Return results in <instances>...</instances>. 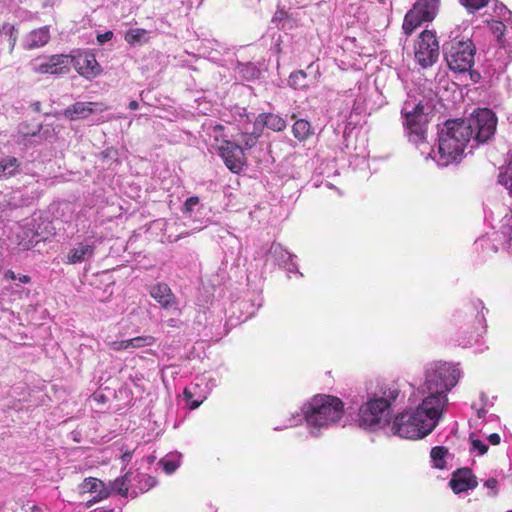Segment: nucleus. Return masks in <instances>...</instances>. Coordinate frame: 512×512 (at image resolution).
I'll list each match as a JSON object with an SVG mask.
<instances>
[{"label": "nucleus", "mask_w": 512, "mask_h": 512, "mask_svg": "<svg viewBox=\"0 0 512 512\" xmlns=\"http://www.w3.org/2000/svg\"><path fill=\"white\" fill-rule=\"evenodd\" d=\"M94 512H115L114 509H110V508H99V509H96Z\"/></svg>", "instance_id": "49"}, {"label": "nucleus", "mask_w": 512, "mask_h": 512, "mask_svg": "<svg viewBox=\"0 0 512 512\" xmlns=\"http://www.w3.org/2000/svg\"><path fill=\"white\" fill-rule=\"evenodd\" d=\"M20 170V161L14 156L0 158V180L15 176Z\"/></svg>", "instance_id": "22"}, {"label": "nucleus", "mask_w": 512, "mask_h": 512, "mask_svg": "<svg viewBox=\"0 0 512 512\" xmlns=\"http://www.w3.org/2000/svg\"><path fill=\"white\" fill-rule=\"evenodd\" d=\"M31 512H44V511L41 508L34 506V507H32Z\"/></svg>", "instance_id": "51"}, {"label": "nucleus", "mask_w": 512, "mask_h": 512, "mask_svg": "<svg viewBox=\"0 0 512 512\" xmlns=\"http://www.w3.org/2000/svg\"><path fill=\"white\" fill-rule=\"evenodd\" d=\"M468 126V137L476 143H485L490 140L496 131L497 118L492 110L478 108L469 117L459 120Z\"/></svg>", "instance_id": "6"}, {"label": "nucleus", "mask_w": 512, "mask_h": 512, "mask_svg": "<svg viewBox=\"0 0 512 512\" xmlns=\"http://www.w3.org/2000/svg\"><path fill=\"white\" fill-rule=\"evenodd\" d=\"M30 135H31V136H35V135H36V132H32Z\"/></svg>", "instance_id": "55"}, {"label": "nucleus", "mask_w": 512, "mask_h": 512, "mask_svg": "<svg viewBox=\"0 0 512 512\" xmlns=\"http://www.w3.org/2000/svg\"><path fill=\"white\" fill-rule=\"evenodd\" d=\"M471 452H476L478 455H484L488 451V446L479 439L470 437Z\"/></svg>", "instance_id": "38"}, {"label": "nucleus", "mask_w": 512, "mask_h": 512, "mask_svg": "<svg viewBox=\"0 0 512 512\" xmlns=\"http://www.w3.org/2000/svg\"><path fill=\"white\" fill-rule=\"evenodd\" d=\"M475 46L469 38L451 39L444 47V55L450 70L455 73L469 72L474 64Z\"/></svg>", "instance_id": "5"}, {"label": "nucleus", "mask_w": 512, "mask_h": 512, "mask_svg": "<svg viewBox=\"0 0 512 512\" xmlns=\"http://www.w3.org/2000/svg\"><path fill=\"white\" fill-rule=\"evenodd\" d=\"M134 344L136 349H143L153 346L156 343V338L152 335H142L134 337Z\"/></svg>", "instance_id": "36"}, {"label": "nucleus", "mask_w": 512, "mask_h": 512, "mask_svg": "<svg viewBox=\"0 0 512 512\" xmlns=\"http://www.w3.org/2000/svg\"><path fill=\"white\" fill-rule=\"evenodd\" d=\"M182 463V454L180 452L174 451L165 455L159 462V465L162 467L163 471L171 475L173 474Z\"/></svg>", "instance_id": "23"}, {"label": "nucleus", "mask_w": 512, "mask_h": 512, "mask_svg": "<svg viewBox=\"0 0 512 512\" xmlns=\"http://www.w3.org/2000/svg\"><path fill=\"white\" fill-rule=\"evenodd\" d=\"M198 205H199V198L196 196L190 197L184 203L183 212L186 214H192L195 207H197Z\"/></svg>", "instance_id": "40"}, {"label": "nucleus", "mask_w": 512, "mask_h": 512, "mask_svg": "<svg viewBox=\"0 0 512 512\" xmlns=\"http://www.w3.org/2000/svg\"><path fill=\"white\" fill-rule=\"evenodd\" d=\"M155 460V457H149V461Z\"/></svg>", "instance_id": "54"}, {"label": "nucleus", "mask_w": 512, "mask_h": 512, "mask_svg": "<svg viewBox=\"0 0 512 512\" xmlns=\"http://www.w3.org/2000/svg\"><path fill=\"white\" fill-rule=\"evenodd\" d=\"M488 440L492 445H498L501 441V438L499 434L492 433L489 435Z\"/></svg>", "instance_id": "45"}, {"label": "nucleus", "mask_w": 512, "mask_h": 512, "mask_svg": "<svg viewBox=\"0 0 512 512\" xmlns=\"http://www.w3.org/2000/svg\"><path fill=\"white\" fill-rule=\"evenodd\" d=\"M417 394H418V395H420V394L418 393V390L416 391V393H414V396H417Z\"/></svg>", "instance_id": "56"}, {"label": "nucleus", "mask_w": 512, "mask_h": 512, "mask_svg": "<svg viewBox=\"0 0 512 512\" xmlns=\"http://www.w3.org/2000/svg\"><path fill=\"white\" fill-rule=\"evenodd\" d=\"M259 136L260 134L256 133L255 131L252 133H242L238 139V142L240 143V146L243 148V150L251 149L256 145Z\"/></svg>", "instance_id": "33"}, {"label": "nucleus", "mask_w": 512, "mask_h": 512, "mask_svg": "<svg viewBox=\"0 0 512 512\" xmlns=\"http://www.w3.org/2000/svg\"><path fill=\"white\" fill-rule=\"evenodd\" d=\"M71 64V57L67 54H55L36 57L30 61L29 67L38 74L60 75L68 73Z\"/></svg>", "instance_id": "10"}, {"label": "nucleus", "mask_w": 512, "mask_h": 512, "mask_svg": "<svg viewBox=\"0 0 512 512\" xmlns=\"http://www.w3.org/2000/svg\"><path fill=\"white\" fill-rule=\"evenodd\" d=\"M131 458H132V452H130V451H126L122 455V461L123 462H128V461L131 460Z\"/></svg>", "instance_id": "47"}, {"label": "nucleus", "mask_w": 512, "mask_h": 512, "mask_svg": "<svg viewBox=\"0 0 512 512\" xmlns=\"http://www.w3.org/2000/svg\"><path fill=\"white\" fill-rule=\"evenodd\" d=\"M50 32L47 26L31 31L25 39V46L28 49L39 48L48 43Z\"/></svg>", "instance_id": "19"}, {"label": "nucleus", "mask_w": 512, "mask_h": 512, "mask_svg": "<svg viewBox=\"0 0 512 512\" xmlns=\"http://www.w3.org/2000/svg\"><path fill=\"white\" fill-rule=\"evenodd\" d=\"M490 29L495 37L501 42L504 32L506 30V26L501 21H493L490 24Z\"/></svg>", "instance_id": "39"}, {"label": "nucleus", "mask_w": 512, "mask_h": 512, "mask_svg": "<svg viewBox=\"0 0 512 512\" xmlns=\"http://www.w3.org/2000/svg\"><path fill=\"white\" fill-rule=\"evenodd\" d=\"M432 110L431 99L409 93L401 114L410 142L420 149L421 154L427 153L426 158L431 157L438 166L446 167L461 160L467 144L471 141L468 137L469 127L458 119L447 121L439 132L437 151L427 152L426 132Z\"/></svg>", "instance_id": "2"}, {"label": "nucleus", "mask_w": 512, "mask_h": 512, "mask_svg": "<svg viewBox=\"0 0 512 512\" xmlns=\"http://www.w3.org/2000/svg\"><path fill=\"white\" fill-rule=\"evenodd\" d=\"M283 267L286 269L287 273L290 275L291 273H295L299 275V277H302V274L298 271V267L296 263L291 259L286 264L283 265Z\"/></svg>", "instance_id": "43"}, {"label": "nucleus", "mask_w": 512, "mask_h": 512, "mask_svg": "<svg viewBox=\"0 0 512 512\" xmlns=\"http://www.w3.org/2000/svg\"><path fill=\"white\" fill-rule=\"evenodd\" d=\"M461 378L458 365L435 361L426 365L418 387L421 401L398 414L391 426L394 435L417 440L429 435L439 424L448 404V393Z\"/></svg>", "instance_id": "1"}, {"label": "nucleus", "mask_w": 512, "mask_h": 512, "mask_svg": "<svg viewBox=\"0 0 512 512\" xmlns=\"http://www.w3.org/2000/svg\"><path fill=\"white\" fill-rule=\"evenodd\" d=\"M507 512H512V510H509V511H507Z\"/></svg>", "instance_id": "57"}, {"label": "nucleus", "mask_w": 512, "mask_h": 512, "mask_svg": "<svg viewBox=\"0 0 512 512\" xmlns=\"http://www.w3.org/2000/svg\"><path fill=\"white\" fill-rule=\"evenodd\" d=\"M448 456V449L443 446H436L431 449L430 457L433 467L437 469H444L446 467V458Z\"/></svg>", "instance_id": "27"}, {"label": "nucleus", "mask_w": 512, "mask_h": 512, "mask_svg": "<svg viewBox=\"0 0 512 512\" xmlns=\"http://www.w3.org/2000/svg\"><path fill=\"white\" fill-rule=\"evenodd\" d=\"M150 296L158 302L163 309L173 308L175 297L167 284L159 283L151 287Z\"/></svg>", "instance_id": "16"}, {"label": "nucleus", "mask_w": 512, "mask_h": 512, "mask_svg": "<svg viewBox=\"0 0 512 512\" xmlns=\"http://www.w3.org/2000/svg\"><path fill=\"white\" fill-rule=\"evenodd\" d=\"M80 491L81 493L95 494L93 497L94 501L102 500L110 495V489L105 485V483L93 477L86 478L82 482L80 485Z\"/></svg>", "instance_id": "17"}, {"label": "nucleus", "mask_w": 512, "mask_h": 512, "mask_svg": "<svg viewBox=\"0 0 512 512\" xmlns=\"http://www.w3.org/2000/svg\"><path fill=\"white\" fill-rule=\"evenodd\" d=\"M304 421V417L302 412L291 413L290 416L285 420V423L282 426H275L274 430H282L288 427H294L302 423Z\"/></svg>", "instance_id": "34"}, {"label": "nucleus", "mask_w": 512, "mask_h": 512, "mask_svg": "<svg viewBox=\"0 0 512 512\" xmlns=\"http://www.w3.org/2000/svg\"><path fill=\"white\" fill-rule=\"evenodd\" d=\"M449 486L455 494H459L476 488L477 481L470 469H460L453 473Z\"/></svg>", "instance_id": "15"}, {"label": "nucleus", "mask_w": 512, "mask_h": 512, "mask_svg": "<svg viewBox=\"0 0 512 512\" xmlns=\"http://www.w3.org/2000/svg\"><path fill=\"white\" fill-rule=\"evenodd\" d=\"M107 346L110 350L112 351H116V352H119V351H127L126 349V345H125V340H114V341H109L107 343Z\"/></svg>", "instance_id": "41"}, {"label": "nucleus", "mask_w": 512, "mask_h": 512, "mask_svg": "<svg viewBox=\"0 0 512 512\" xmlns=\"http://www.w3.org/2000/svg\"><path fill=\"white\" fill-rule=\"evenodd\" d=\"M204 128L209 134L210 137H213L216 142H220L222 144L224 138V126L221 124L214 123L213 121H209L204 124Z\"/></svg>", "instance_id": "30"}, {"label": "nucleus", "mask_w": 512, "mask_h": 512, "mask_svg": "<svg viewBox=\"0 0 512 512\" xmlns=\"http://www.w3.org/2000/svg\"><path fill=\"white\" fill-rule=\"evenodd\" d=\"M484 486L491 490L490 495L495 496L497 494L498 481L495 478H489L484 482Z\"/></svg>", "instance_id": "42"}, {"label": "nucleus", "mask_w": 512, "mask_h": 512, "mask_svg": "<svg viewBox=\"0 0 512 512\" xmlns=\"http://www.w3.org/2000/svg\"><path fill=\"white\" fill-rule=\"evenodd\" d=\"M97 104L77 102L65 110V116L71 120L85 118L96 110Z\"/></svg>", "instance_id": "20"}, {"label": "nucleus", "mask_w": 512, "mask_h": 512, "mask_svg": "<svg viewBox=\"0 0 512 512\" xmlns=\"http://www.w3.org/2000/svg\"><path fill=\"white\" fill-rule=\"evenodd\" d=\"M395 385H383L373 393L368 394L358 412L359 425L367 430L376 431L384 428L391 418V404L399 396Z\"/></svg>", "instance_id": "4"}, {"label": "nucleus", "mask_w": 512, "mask_h": 512, "mask_svg": "<svg viewBox=\"0 0 512 512\" xmlns=\"http://www.w3.org/2000/svg\"><path fill=\"white\" fill-rule=\"evenodd\" d=\"M20 133H23L24 137L28 136V133H24L23 130H20Z\"/></svg>", "instance_id": "53"}, {"label": "nucleus", "mask_w": 512, "mask_h": 512, "mask_svg": "<svg viewBox=\"0 0 512 512\" xmlns=\"http://www.w3.org/2000/svg\"><path fill=\"white\" fill-rule=\"evenodd\" d=\"M113 37V33L111 31H107L105 33H102V34H98L97 35V41L100 43V44H103L109 40H111Z\"/></svg>", "instance_id": "44"}, {"label": "nucleus", "mask_w": 512, "mask_h": 512, "mask_svg": "<svg viewBox=\"0 0 512 512\" xmlns=\"http://www.w3.org/2000/svg\"><path fill=\"white\" fill-rule=\"evenodd\" d=\"M169 325H170V326H175V321H174V320H170V321H169Z\"/></svg>", "instance_id": "52"}, {"label": "nucleus", "mask_w": 512, "mask_h": 512, "mask_svg": "<svg viewBox=\"0 0 512 512\" xmlns=\"http://www.w3.org/2000/svg\"><path fill=\"white\" fill-rule=\"evenodd\" d=\"M301 411L309 436L319 438L341 421L344 403L336 396L318 394L303 403Z\"/></svg>", "instance_id": "3"}, {"label": "nucleus", "mask_w": 512, "mask_h": 512, "mask_svg": "<svg viewBox=\"0 0 512 512\" xmlns=\"http://www.w3.org/2000/svg\"><path fill=\"white\" fill-rule=\"evenodd\" d=\"M67 55L71 57V65L84 78L93 79L101 74L102 68L97 62L95 54L90 50L76 49Z\"/></svg>", "instance_id": "12"}, {"label": "nucleus", "mask_w": 512, "mask_h": 512, "mask_svg": "<svg viewBox=\"0 0 512 512\" xmlns=\"http://www.w3.org/2000/svg\"><path fill=\"white\" fill-rule=\"evenodd\" d=\"M476 249H480L485 253V256H490L497 252L498 248L492 239L482 237L475 242Z\"/></svg>", "instance_id": "31"}, {"label": "nucleus", "mask_w": 512, "mask_h": 512, "mask_svg": "<svg viewBox=\"0 0 512 512\" xmlns=\"http://www.w3.org/2000/svg\"><path fill=\"white\" fill-rule=\"evenodd\" d=\"M132 483L130 486L131 496L136 497L140 493H144L155 486L154 477L142 473H132Z\"/></svg>", "instance_id": "18"}, {"label": "nucleus", "mask_w": 512, "mask_h": 512, "mask_svg": "<svg viewBox=\"0 0 512 512\" xmlns=\"http://www.w3.org/2000/svg\"><path fill=\"white\" fill-rule=\"evenodd\" d=\"M306 73L302 70L291 73L289 77V85L295 89L305 86Z\"/></svg>", "instance_id": "35"}, {"label": "nucleus", "mask_w": 512, "mask_h": 512, "mask_svg": "<svg viewBox=\"0 0 512 512\" xmlns=\"http://www.w3.org/2000/svg\"><path fill=\"white\" fill-rule=\"evenodd\" d=\"M218 152L230 171L239 173L243 169L246 158L243 148L239 144L223 140L222 144L218 145Z\"/></svg>", "instance_id": "13"}, {"label": "nucleus", "mask_w": 512, "mask_h": 512, "mask_svg": "<svg viewBox=\"0 0 512 512\" xmlns=\"http://www.w3.org/2000/svg\"><path fill=\"white\" fill-rule=\"evenodd\" d=\"M439 57V43L435 32L423 31L414 46L415 61L422 67L428 68L436 63Z\"/></svg>", "instance_id": "8"}, {"label": "nucleus", "mask_w": 512, "mask_h": 512, "mask_svg": "<svg viewBox=\"0 0 512 512\" xmlns=\"http://www.w3.org/2000/svg\"><path fill=\"white\" fill-rule=\"evenodd\" d=\"M292 132L295 138L304 141L312 134L311 125L307 120L299 119L294 123Z\"/></svg>", "instance_id": "28"}, {"label": "nucleus", "mask_w": 512, "mask_h": 512, "mask_svg": "<svg viewBox=\"0 0 512 512\" xmlns=\"http://www.w3.org/2000/svg\"><path fill=\"white\" fill-rule=\"evenodd\" d=\"M479 418H484L486 415V411L484 409H480L477 412Z\"/></svg>", "instance_id": "50"}, {"label": "nucleus", "mask_w": 512, "mask_h": 512, "mask_svg": "<svg viewBox=\"0 0 512 512\" xmlns=\"http://www.w3.org/2000/svg\"><path fill=\"white\" fill-rule=\"evenodd\" d=\"M129 108H130L131 110H137V109L139 108V104H138V102H137V101H131V102L129 103Z\"/></svg>", "instance_id": "48"}, {"label": "nucleus", "mask_w": 512, "mask_h": 512, "mask_svg": "<svg viewBox=\"0 0 512 512\" xmlns=\"http://www.w3.org/2000/svg\"><path fill=\"white\" fill-rule=\"evenodd\" d=\"M4 280L8 282L1 291L3 300L15 302L29 298L31 290L24 286L30 283L31 278L28 275L16 274L12 270H7L4 273Z\"/></svg>", "instance_id": "11"}, {"label": "nucleus", "mask_w": 512, "mask_h": 512, "mask_svg": "<svg viewBox=\"0 0 512 512\" xmlns=\"http://www.w3.org/2000/svg\"><path fill=\"white\" fill-rule=\"evenodd\" d=\"M95 248L96 245L93 237H87L69 250L66 262L68 264H78L89 261L94 256Z\"/></svg>", "instance_id": "14"}, {"label": "nucleus", "mask_w": 512, "mask_h": 512, "mask_svg": "<svg viewBox=\"0 0 512 512\" xmlns=\"http://www.w3.org/2000/svg\"><path fill=\"white\" fill-rule=\"evenodd\" d=\"M217 387L216 378L210 373L201 374L184 389L183 397L190 409L198 408Z\"/></svg>", "instance_id": "7"}, {"label": "nucleus", "mask_w": 512, "mask_h": 512, "mask_svg": "<svg viewBox=\"0 0 512 512\" xmlns=\"http://www.w3.org/2000/svg\"><path fill=\"white\" fill-rule=\"evenodd\" d=\"M489 0H460L461 4L469 11L474 12L484 7Z\"/></svg>", "instance_id": "37"}, {"label": "nucleus", "mask_w": 512, "mask_h": 512, "mask_svg": "<svg viewBox=\"0 0 512 512\" xmlns=\"http://www.w3.org/2000/svg\"><path fill=\"white\" fill-rule=\"evenodd\" d=\"M18 239L23 249H30L40 240L39 234L33 228H22V232L18 233Z\"/></svg>", "instance_id": "26"}, {"label": "nucleus", "mask_w": 512, "mask_h": 512, "mask_svg": "<svg viewBox=\"0 0 512 512\" xmlns=\"http://www.w3.org/2000/svg\"><path fill=\"white\" fill-rule=\"evenodd\" d=\"M146 35H147V31L144 30V29H140V28H134V29H130L126 35H125V40L129 43V44H137V43H141L143 41L146 40Z\"/></svg>", "instance_id": "32"}, {"label": "nucleus", "mask_w": 512, "mask_h": 512, "mask_svg": "<svg viewBox=\"0 0 512 512\" xmlns=\"http://www.w3.org/2000/svg\"><path fill=\"white\" fill-rule=\"evenodd\" d=\"M438 1L418 0L404 18V33L410 35L423 22L432 21L437 12Z\"/></svg>", "instance_id": "9"}, {"label": "nucleus", "mask_w": 512, "mask_h": 512, "mask_svg": "<svg viewBox=\"0 0 512 512\" xmlns=\"http://www.w3.org/2000/svg\"><path fill=\"white\" fill-rule=\"evenodd\" d=\"M132 472L126 473L124 476L115 479L108 487L111 491H115L122 496H131Z\"/></svg>", "instance_id": "24"}, {"label": "nucleus", "mask_w": 512, "mask_h": 512, "mask_svg": "<svg viewBox=\"0 0 512 512\" xmlns=\"http://www.w3.org/2000/svg\"><path fill=\"white\" fill-rule=\"evenodd\" d=\"M125 345H126V349L128 352H132L133 350H136L133 338L125 339Z\"/></svg>", "instance_id": "46"}, {"label": "nucleus", "mask_w": 512, "mask_h": 512, "mask_svg": "<svg viewBox=\"0 0 512 512\" xmlns=\"http://www.w3.org/2000/svg\"><path fill=\"white\" fill-rule=\"evenodd\" d=\"M498 182L512 195V160L499 169Z\"/></svg>", "instance_id": "29"}, {"label": "nucleus", "mask_w": 512, "mask_h": 512, "mask_svg": "<svg viewBox=\"0 0 512 512\" xmlns=\"http://www.w3.org/2000/svg\"><path fill=\"white\" fill-rule=\"evenodd\" d=\"M269 256L280 266H283L296 256L290 254L281 244L273 243L269 250Z\"/></svg>", "instance_id": "25"}, {"label": "nucleus", "mask_w": 512, "mask_h": 512, "mask_svg": "<svg viewBox=\"0 0 512 512\" xmlns=\"http://www.w3.org/2000/svg\"><path fill=\"white\" fill-rule=\"evenodd\" d=\"M266 126L273 131H282L286 128V121L273 113L260 114L255 122V127Z\"/></svg>", "instance_id": "21"}]
</instances>
